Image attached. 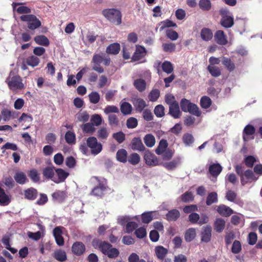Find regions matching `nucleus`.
<instances>
[{
    "label": "nucleus",
    "mask_w": 262,
    "mask_h": 262,
    "mask_svg": "<svg viewBox=\"0 0 262 262\" xmlns=\"http://www.w3.org/2000/svg\"><path fill=\"white\" fill-rule=\"evenodd\" d=\"M199 5L200 8L205 11L209 10L211 7L210 0H200Z\"/></svg>",
    "instance_id": "obj_47"
},
{
    "label": "nucleus",
    "mask_w": 262,
    "mask_h": 262,
    "mask_svg": "<svg viewBox=\"0 0 262 262\" xmlns=\"http://www.w3.org/2000/svg\"><path fill=\"white\" fill-rule=\"evenodd\" d=\"M65 139L69 144H72L75 142V135L74 133L68 131L65 135Z\"/></svg>",
    "instance_id": "obj_53"
},
{
    "label": "nucleus",
    "mask_w": 262,
    "mask_h": 262,
    "mask_svg": "<svg viewBox=\"0 0 262 262\" xmlns=\"http://www.w3.org/2000/svg\"><path fill=\"white\" fill-rule=\"evenodd\" d=\"M10 202V197L6 193L4 189L0 187V205H8Z\"/></svg>",
    "instance_id": "obj_18"
},
{
    "label": "nucleus",
    "mask_w": 262,
    "mask_h": 262,
    "mask_svg": "<svg viewBox=\"0 0 262 262\" xmlns=\"http://www.w3.org/2000/svg\"><path fill=\"white\" fill-rule=\"evenodd\" d=\"M39 59L35 56H31L27 58L26 63L29 66L35 67L38 65Z\"/></svg>",
    "instance_id": "obj_38"
},
{
    "label": "nucleus",
    "mask_w": 262,
    "mask_h": 262,
    "mask_svg": "<svg viewBox=\"0 0 262 262\" xmlns=\"http://www.w3.org/2000/svg\"><path fill=\"white\" fill-rule=\"evenodd\" d=\"M1 149L3 150V152L4 153L6 149H11L13 151H16L17 150L18 147L17 145L14 143L7 142L2 147Z\"/></svg>",
    "instance_id": "obj_57"
},
{
    "label": "nucleus",
    "mask_w": 262,
    "mask_h": 262,
    "mask_svg": "<svg viewBox=\"0 0 262 262\" xmlns=\"http://www.w3.org/2000/svg\"><path fill=\"white\" fill-rule=\"evenodd\" d=\"M145 145L148 147H153L156 143L155 137L151 134H147L143 139Z\"/></svg>",
    "instance_id": "obj_31"
},
{
    "label": "nucleus",
    "mask_w": 262,
    "mask_h": 262,
    "mask_svg": "<svg viewBox=\"0 0 262 262\" xmlns=\"http://www.w3.org/2000/svg\"><path fill=\"white\" fill-rule=\"evenodd\" d=\"M120 49V47L119 43H113L107 47L106 52L108 54L116 55L119 53Z\"/></svg>",
    "instance_id": "obj_30"
},
{
    "label": "nucleus",
    "mask_w": 262,
    "mask_h": 262,
    "mask_svg": "<svg viewBox=\"0 0 262 262\" xmlns=\"http://www.w3.org/2000/svg\"><path fill=\"white\" fill-rule=\"evenodd\" d=\"M217 194L215 192H212L209 193L207 196L206 203L208 206H210L213 203H215L217 202Z\"/></svg>",
    "instance_id": "obj_33"
},
{
    "label": "nucleus",
    "mask_w": 262,
    "mask_h": 262,
    "mask_svg": "<svg viewBox=\"0 0 262 262\" xmlns=\"http://www.w3.org/2000/svg\"><path fill=\"white\" fill-rule=\"evenodd\" d=\"M255 133L254 127L251 125H247L243 130V139L245 141H248L250 139L249 136H252Z\"/></svg>",
    "instance_id": "obj_19"
},
{
    "label": "nucleus",
    "mask_w": 262,
    "mask_h": 262,
    "mask_svg": "<svg viewBox=\"0 0 262 262\" xmlns=\"http://www.w3.org/2000/svg\"><path fill=\"white\" fill-rule=\"evenodd\" d=\"M109 135V131L107 128L102 127L99 128L97 132L98 137L100 139H105Z\"/></svg>",
    "instance_id": "obj_42"
},
{
    "label": "nucleus",
    "mask_w": 262,
    "mask_h": 262,
    "mask_svg": "<svg viewBox=\"0 0 262 262\" xmlns=\"http://www.w3.org/2000/svg\"><path fill=\"white\" fill-rule=\"evenodd\" d=\"M242 251V245L239 241L235 240L233 242L231 252L234 254H238Z\"/></svg>",
    "instance_id": "obj_45"
},
{
    "label": "nucleus",
    "mask_w": 262,
    "mask_h": 262,
    "mask_svg": "<svg viewBox=\"0 0 262 262\" xmlns=\"http://www.w3.org/2000/svg\"><path fill=\"white\" fill-rule=\"evenodd\" d=\"M207 69L210 74L213 77H219L221 75V72L220 68L214 66H208Z\"/></svg>",
    "instance_id": "obj_40"
},
{
    "label": "nucleus",
    "mask_w": 262,
    "mask_h": 262,
    "mask_svg": "<svg viewBox=\"0 0 262 262\" xmlns=\"http://www.w3.org/2000/svg\"><path fill=\"white\" fill-rule=\"evenodd\" d=\"M24 195L28 200H34L37 197L38 191L36 189L31 187L24 191Z\"/></svg>",
    "instance_id": "obj_16"
},
{
    "label": "nucleus",
    "mask_w": 262,
    "mask_h": 262,
    "mask_svg": "<svg viewBox=\"0 0 262 262\" xmlns=\"http://www.w3.org/2000/svg\"><path fill=\"white\" fill-rule=\"evenodd\" d=\"M220 14L222 16L221 24L225 28H230L234 24V19L230 12L225 8H222L220 10Z\"/></svg>",
    "instance_id": "obj_3"
},
{
    "label": "nucleus",
    "mask_w": 262,
    "mask_h": 262,
    "mask_svg": "<svg viewBox=\"0 0 262 262\" xmlns=\"http://www.w3.org/2000/svg\"><path fill=\"white\" fill-rule=\"evenodd\" d=\"M187 112H189L190 114L198 117L200 116L201 115V112L199 110L198 106L196 104L192 103L189 106V109L188 111H187Z\"/></svg>",
    "instance_id": "obj_41"
},
{
    "label": "nucleus",
    "mask_w": 262,
    "mask_h": 262,
    "mask_svg": "<svg viewBox=\"0 0 262 262\" xmlns=\"http://www.w3.org/2000/svg\"><path fill=\"white\" fill-rule=\"evenodd\" d=\"M222 170V167L218 163L211 164L209 167V173L214 178H216Z\"/></svg>",
    "instance_id": "obj_15"
},
{
    "label": "nucleus",
    "mask_w": 262,
    "mask_h": 262,
    "mask_svg": "<svg viewBox=\"0 0 262 262\" xmlns=\"http://www.w3.org/2000/svg\"><path fill=\"white\" fill-rule=\"evenodd\" d=\"M167 249L163 246H157L155 248V252L157 257L160 259H163L167 253Z\"/></svg>",
    "instance_id": "obj_29"
},
{
    "label": "nucleus",
    "mask_w": 262,
    "mask_h": 262,
    "mask_svg": "<svg viewBox=\"0 0 262 262\" xmlns=\"http://www.w3.org/2000/svg\"><path fill=\"white\" fill-rule=\"evenodd\" d=\"M152 212H144L141 215L142 221L143 223L148 224L153 219Z\"/></svg>",
    "instance_id": "obj_48"
},
{
    "label": "nucleus",
    "mask_w": 262,
    "mask_h": 262,
    "mask_svg": "<svg viewBox=\"0 0 262 262\" xmlns=\"http://www.w3.org/2000/svg\"><path fill=\"white\" fill-rule=\"evenodd\" d=\"M108 189V187L105 184L100 183L92 189L91 193L92 195L101 197L106 193Z\"/></svg>",
    "instance_id": "obj_8"
},
{
    "label": "nucleus",
    "mask_w": 262,
    "mask_h": 262,
    "mask_svg": "<svg viewBox=\"0 0 262 262\" xmlns=\"http://www.w3.org/2000/svg\"><path fill=\"white\" fill-rule=\"evenodd\" d=\"M140 161V157L137 153L132 154L128 157V161L132 165H137Z\"/></svg>",
    "instance_id": "obj_49"
},
{
    "label": "nucleus",
    "mask_w": 262,
    "mask_h": 262,
    "mask_svg": "<svg viewBox=\"0 0 262 262\" xmlns=\"http://www.w3.org/2000/svg\"><path fill=\"white\" fill-rule=\"evenodd\" d=\"M196 236L195 229L193 228H190L187 229L184 234V238L186 242H191Z\"/></svg>",
    "instance_id": "obj_27"
},
{
    "label": "nucleus",
    "mask_w": 262,
    "mask_h": 262,
    "mask_svg": "<svg viewBox=\"0 0 262 262\" xmlns=\"http://www.w3.org/2000/svg\"><path fill=\"white\" fill-rule=\"evenodd\" d=\"M62 228L61 227H56L53 231L56 243L59 246H63L64 244V239L62 236Z\"/></svg>",
    "instance_id": "obj_10"
},
{
    "label": "nucleus",
    "mask_w": 262,
    "mask_h": 262,
    "mask_svg": "<svg viewBox=\"0 0 262 262\" xmlns=\"http://www.w3.org/2000/svg\"><path fill=\"white\" fill-rule=\"evenodd\" d=\"M211 227L207 226L205 227L202 232L201 240L205 243H208L210 241L211 237Z\"/></svg>",
    "instance_id": "obj_17"
},
{
    "label": "nucleus",
    "mask_w": 262,
    "mask_h": 262,
    "mask_svg": "<svg viewBox=\"0 0 262 262\" xmlns=\"http://www.w3.org/2000/svg\"><path fill=\"white\" fill-rule=\"evenodd\" d=\"M120 110L123 115H129L132 112V106L129 103L124 102L121 103L120 106Z\"/></svg>",
    "instance_id": "obj_35"
},
{
    "label": "nucleus",
    "mask_w": 262,
    "mask_h": 262,
    "mask_svg": "<svg viewBox=\"0 0 262 262\" xmlns=\"http://www.w3.org/2000/svg\"><path fill=\"white\" fill-rule=\"evenodd\" d=\"M216 211L222 216L228 217L233 213V210L224 204L216 206Z\"/></svg>",
    "instance_id": "obj_13"
},
{
    "label": "nucleus",
    "mask_w": 262,
    "mask_h": 262,
    "mask_svg": "<svg viewBox=\"0 0 262 262\" xmlns=\"http://www.w3.org/2000/svg\"><path fill=\"white\" fill-rule=\"evenodd\" d=\"M201 36L203 40L209 41L213 36L211 30L208 28H203L201 32Z\"/></svg>",
    "instance_id": "obj_32"
},
{
    "label": "nucleus",
    "mask_w": 262,
    "mask_h": 262,
    "mask_svg": "<svg viewBox=\"0 0 262 262\" xmlns=\"http://www.w3.org/2000/svg\"><path fill=\"white\" fill-rule=\"evenodd\" d=\"M119 112V108L115 105H107L104 109V113L106 115L110 113H118Z\"/></svg>",
    "instance_id": "obj_55"
},
{
    "label": "nucleus",
    "mask_w": 262,
    "mask_h": 262,
    "mask_svg": "<svg viewBox=\"0 0 262 262\" xmlns=\"http://www.w3.org/2000/svg\"><path fill=\"white\" fill-rule=\"evenodd\" d=\"M183 140L186 145H189L194 141L193 136L189 134H185L183 137Z\"/></svg>",
    "instance_id": "obj_64"
},
{
    "label": "nucleus",
    "mask_w": 262,
    "mask_h": 262,
    "mask_svg": "<svg viewBox=\"0 0 262 262\" xmlns=\"http://www.w3.org/2000/svg\"><path fill=\"white\" fill-rule=\"evenodd\" d=\"M169 114L174 118H179L181 114L178 103L169 106Z\"/></svg>",
    "instance_id": "obj_23"
},
{
    "label": "nucleus",
    "mask_w": 262,
    "mask_h": 262,
    "mask_svg": "<svg viewBox=\"0 0 262 262\" xmlns=\"http://www.w3.org/2000/svg\"><path fill=\"white\" fill-rule=\"evenodd\" d=\"M257 236L255 232H250L248 237V244L250 245H254L257 241Z\"/></svg>",
    "instance_id": "obj_63"
},
{
    "label": "nucleus",
    "mask_w": 262,
    "mask_h": 262,
    "mask_svg": "<svg viewBox=\"0 0 262 262\" xmlns=\"http://www.w3.org/2000/svg\"><path fill=\"white\" fill-rule=\"evenodd\" d=\"M119 255V251L116 248L113 247V246L110 249V250L106 252L105 255L110 258H115L117 257Z\"/></svg>",
    "instance_id": "obj_46"
},
{
    "label": "nucleus",
    "mask_w": 262,
    "mask_h": 262,
    "mask_svg": "<svg viewBox=\"0 0 262 262\" xmlns=\"http://www.w3.org/2000/svg\"><path fill=\"white\" fill-rule=\"evenodd\" d=\"M130 146L133 150L138 151H144L145 149L141 139L139 138H133L131 142Z\"/></svg>",
    "instance_id": "obj_12"
},
{
    "label": "nucleus",
    "mask_w": 262,
    "mask_h": 262,
    "mask_svg": "<svg viewBox=\"0 0 262 262\" xmlns=\"http://www.w3.org/2000/svg\"><path fill=\"white\" fill-rule=\"evenodd\" d=\"M133 103L136 110L139 112H141L146 106L145 101L141 98H135Z\"/></svg>",
    "instance_id": "obj_21"
},
{
    "label": "nucleus",
    "mask_w": 262,
    "mask_h": 262,
    "mask_svg": "<svg viewBox=\"0 0 262 262\" xmlns=\"http://www.w3.org/2000/svg\"><path fill=\"white\" fill-rule=\"evenodd\" d=\"M144 160L146 164L150 166H156L159 164V161L156 156L149 150L145 151Z\"/></svg>",
    "instance_id": "obj_9"
},
{
    "label": "nucleus",
    "mask_w": 262,
    "mask_h": 262,
    "mask_svg": "<svg viewBox=\"0 0 262 262\" xmlns=\"http://www.w3.org/2000/svg\"><path fill=\"white\" fill-rule=\"evenodd\" d=\"M113 137L119 143H121L125 140V134L122 132H119L113 134Z\"/></svg>",
    "instance_id": "obj_59"
},
{
    "label": "nucleus",
    "mask_w": 262,
    "mask_h": 262,
    "mask_svg": "<svg viewBox=\"0 0 262 262\" xmlns=\"http://www.w3.org/2000/svg\"><path fill=\"white\" fill-rule=\"evenodd\" d=\"M93 246L97 247L104 255L112 247V245L105 241L96 240L93 242Z\"/></svg>",
    "instance_id": "obj_7"
},
{
    "label": "nucleus",
    "mask_w": 262,
    "mask_h": 262,
    "mask_svg": "<svg viewBox=\"0 0 262 262\" xmlns=\"http://www.w3.org/2000/svg\"><path fill=\"white\" fill-rule=\"evenodd\" d=\"M108 123L111 126H117L119 125V119L114 114H110L108 117Z\"/></svg>",
    "instance_id": "obj_50"
},
{
    "label": "nucleus",
    "mask_w": 262,
    "mask_h": 262,
    "mask_svg": "<svg viewBox=\"0 0 262 262\" xmlns=\"http://www.w3.org/2000/svg\"><path fill=\"white\" fill-rule=\"evenodd\" d=\"M136 236L139 238H142L146 236V230L144 227H140L136 230L135 232Z\"/></svg>",
    "instance_id": "obj_60"
},
{
    "label": "nucleus",
    "mask_w": 262,
    "mask_h": 262,
    "mask_svg": "<svg viewBox=\"0 0 262 262\" xmlns=\"http://www.w3.org/2000/svg\"><path fill=\"white\" fill-rule=\"evenodd\" d=\"M146 54L145 49L141 46H136V51L132 56V60L137 61L141 59Z\"/></svg>",
    "instance_id": "obj_14"
},
{
    "label": "nucleus",
    "mask_w": 262,
    "mask_h": 262,
    "mask_svg": "<svg viewBox=\"0 0 262 262\" xmlns=\"http://www.w3.org/2000/svg\"><path fill=\"white\" fill-rule=\"evenodd\" d=\"M35 41L38 44L44 46L49 45V39L44 35H38L34 38Z\"/></svg>",
    "instance_id": "obj_36"
},
{
    "label": "nucleus",
    "mask_w": 262,
    "mask_h": 262,
    "mask_svg": "<svg viewBox=\"0 0 262 262\" xmlns=\"http://www.w3.org/2000/svg\"><path fill=\"white\" fill-rule=\"evenodd\" d=\"M191 103H191L189 100L186 99H182L180 102L182 110L184 112H187V111L188 110L189 107Z\"/></svg>",
    "instance_id": "obj_61"
},
{
    "label": "nucleus",
    "mask_w": 262,
    "mask_h": 262,
    "mask_svg": "<svg viewBox=\"0 0 262 262\" xmlns=\"http://www.w3.org/2000/svg\"><path fill=\"white\" fill-rule=\"evenodd\" d=\"M180 212L177 209L170 210L166 214V219L168 221H175L180 217Z\"/></svg>",
    "instance_id": "obj_25"
},
{
    "label": "nucleus",
    "mask_w": 262,
    "mask_h": 262,
    "mask_svg": "<svg viewBox=\"0 0 262 262\" xmlns=\"http://www.w3.org/2000/svg\"><path fill=\"white\" fill-rule=\"evenodd\" d=\"M162 68L163 71L167 74L171 73L173 70L172 64L168 61H165L162 63Z\"/></svg>",
    "instance_id": "obj_43"
},
{
    "label": "nucleus",
    "mask_w": 262,
    "mask_h": 262,
    "mask_svg": "<svg viewBox=\"0 0 262 262\" xmlns=\"http://www.w3.org/2000/svg\"><path fill=\"white\" fill-rule=\"evenodd\" d=\"M53 257L59 261H64L67 260V254L64 251L62 250H58L55 251L53 253Z\"/></svg>",
    "instance_id": "obj_28"
},
{
    "label": "nucleus",
    "mask_w": 262,
    "mask_h": 262,
    "mask_svg": "<svg viewBox=\"0 0 262 262\" xmlns=\"http://www.w3.org/2000/svg\"><path fill=\"white\" fill-rule=\"evenodd\" d=\"M86 144L91 149L92 155H97L99 154L102 149V145L101 143L98 142L96 138L91 137L87 139Z\"/></svg>",
    "instance_id": "obj_5"
},
{
    "label": "nucleus",
    "mask_w": 262,
    "mask_h": 262,
    "mask_svg": "<svg viewBox=\"0 0 262 262\" xmlns=\"http://www.w3.org/2000/svg\"><path fill=\"white\" fill-rule=\"evenodd\" d=\"M225 221L222 218H217L214 222V229L218 233L222 232L225 227Z\"/></svg>",
    "instance_id": "obj_26"
},
{
    "label": "nucleus",
    "mask_w": 262,
    "mask_h": 262,
    "mask_svg": "<svg viewBox=\"0 0 262 262\" xmlns=\"http://www.w3.org/2000/svg\"><path fill=\"white\" fill-rule=\"evenodd\" d=\"M90 102L93 104L97 103L100 100V95L96 92H92L89 95Z\"/></svg>",
    "instance_id": "obj_51"
},
{
    "label": "nucleus",
    "mask_w": 262,
    "mask_h": 262,
    "mask_svg": "<svg viewBox=\"0 0 262 262\" xmlns=\"http://www.w3.org/2000/svg\"><path fill=\"white\" fill-rule=\"evenodd\" d=\"M20 19L27 23L29 29L34 30L41 26L40 21L34 15L26 14L20 16Z\"/></svg>",
    "instance_id": "obj_4"
},
{
    "label": "nucleus",
    "mask_w": 262,
    "mask_h": 262,
    "mask_svg": "<svg viewBox=\"0 0 262 262\" xmlns=\"http://www.w3.org/2000/svg\"><path fill=\"white\" fill-rule=\"evenodd\" d=\"M181 199L183 202L188 203L193 200V196L191 192H186L182 195Z\"/></svg>",
    "instance_id": "obj_56"
},
{
    "label": "nucleus",
    "mask_w": 262,
    "mask_h": 262,
    "mask_svg": "<svg viewBox=\"0 0 262 262\" xmlns=\"http://www.w3.org/2000/svg\"><path fill=\"white\" fill-rule=\"evenodd\" d=\"M235 235L233 231H230L226 234L225 236V244L227 246H229L232 243V241L235 238Z\"/></svg>",
    "instance_id": "obj_58"
},
{
    "label": "nucleus",
    "mask_w": 262,
    "mask_h": 262,
    "mask_svg": "<svg viewBox=\"0 0 262 262\" xmlns=\"http://www.w3.org/2000/svg\"><path fill=\"white\" fill-rule=\"evenodd\" d=\"M91 121L93 125L99 126L101 124L102 119L100 115L94 114L92 115Z\"/></svg>",
    "instance_id": "obj_52"
},
{
    "label": "nucleus",
    "mask_w": 262,
    "mask_h": 262,
    "mask_svg": "<svg viewBox=\"0 0 262 262\" xmlns=\"http://www.w3.org/2000/svg\"><path fill=\"white\" fill-rule=\"evenodd\" d=\"M222 64L230 72L233 71L235 69L234 63L231 61V59L226 57L222 58Z\"/></svg>",
    "instance_id": "obj_20"
},
{
    "label": "nucleus",
    "mask_w": 262,
    "mask_h": 262,
    "mask_svg": "<svg viewBox=\"0 0 262 262\" xmlns=\"http://www.w3.org/2000/svg\"><path fill=\"white\" fill-rule=\"evenodd\" d=\"M134 85L139 91L142 92L145 90L146 84L144 80L138 79L134 81Z\"/></svg>",
    "instance_id": "obj_34"
},
{
    "label": "nucleus",
    "mask_w": 262,
    "mask_h": 262,
    "mask_svg": "<svg viewBox=\"0 0 262 262\" xmlns=\"http://www.w3.org/2000/svg\"><path fill=\"white\" fill-rule=\"evenodd\" d=\"M212 101L210 98L207 96H203L200 100L201 106L203 108H208L211 104Z\"/></svg>",
    "instance_id": "obj_44"
},
{
    "label": "nucleus",
    "mask_w": 262,
    "mask_h": 262,
    "mask_svg": "<svg viewBox=\"0 0 262 262\" xmlns=\"http://www.w3.org/2000/svg\"><path fill=\"white\" fill-rule=\"evenodd\" d=\"M6 82L10 89L13 91L22 90L24 87L20 77L18 75H13L11 73L7 79Z\"/></svg>",
    "instance_id": "obj_2"
},
{
    "label": "nucleus",
    "mask_w": 262,
    "mask_h": 262,
    "mask_svg": "<svg viewBox=\"0 0 262 262\" xmlns=\"http://www.w3.org/2000/svg\"><path fill=\"white\" fill-rule=\"evenodd\" d=\"M52 196L54 201L61 203L65 200L67 195L65 191L58 190L53 193Z\"/></svg>",
    "instance_id": "obj_24"
},
{
    "label": "nucleus",
    "mask_w": 262,
    "mask_h": 262,
    "mask_svg": "<svg viewBox=\"0 0 262 262\" xmlns=\"http://www.w3.org/2000/svg\"><path fill=\"white\" fill-rule=\"evenodd\" d=\"M72 251L74 254L77 256L81 255L85 251V245L82 242H76L72 246Z\"/></svg>",
    "instance_id": "obj_11"
},
{
    "label": "nucleus",
    "mask_w": 262,
    "mask_h": 262,
    "mask_svg": "<svg viewBox=\"0 0 262 262\" xmlns=\"http://www.w3.org/2000/svg\"><path fill=\"white\" fill-rule=\"evenodd\" d=\"M102 13L105 18L115 25H119L122 23V14L118 9H106L102 11Z\"/></svg>",
    "instance_id": "obj_1"
},
{
    "label": "nucleus",
    "mask_w": 262,
    "mask_h": 262,
    "mask_svg": "<svg viewBox=\"0 0 262 262\" xmlns=\"http://www.w3.org/2000/svg\"><path fill=\"white\" fill-rule=\"evenodd\" d=\"M48 201V198L47 194L45 193H40L39 198L36 201V204L41 206L45 205Z\"/></svg>",
    "instance_id": "obj_62"
},
{
    "label": "nucleus",
    "mask_w": 262,
    "mask_h": 262,
    "mask_svg": "<svg viewBox=\"0 0 262 262\" xmlns=\"http://www.w3.org/2000/svg\"><path fill=\"white\" fill-rule=\"evenodd\" d=\"M167 141L165 140H162L160 141L159 144L156 149V152L158 155H161L164 151L166 150L167 147Z\"/></svg>",
    "instance_id": "obj_39"
},
{
    "label": "nucleus",
    "mask_w": 262,
    "mask_h": 262,
    "mask_svg": "<svg viewBox=\"0 0 262 262\" xmlns=\"http://www.w3.org/2000/svg\"><path fill=\"white\" fill-rule=\"evenodd\" d=\"M104 54H95L94 55L92 62L93 63L92 69L99 73H102L104 70L100 64L103 61Z\"/></svg>",
    "instance_id": "obj_6"
},
{
    "label": "nucleus",
    "mask_w": 262,
    "mask_h": 262,
    "mask_svg": "<svg viewBox=\"0 0 262 262\" xmlns=\"http://www.w3.org/2000/svg\"><path fill=\"white\" fill-rule=\"evenodd\" d=\"M214 37L217 43L220 45H226L227 42L226 37L222 30L216 31Z\"/></svg>",
    "instance_id": "obj_22"
},
{
    "label": "nucleus",
    "mask_w": 262,
    "mask_h": 262,
    "mask_svg": "<svg viewBox=\"0 0 262 262\" xmlns=\"http://www.w3.org/2000/svg\"><path fill=\"white\" fill-rule=\"evenodd\" d=\"M43 176L48 179H51L54 175V171L53 168L51 167H46L43 170Z\"/></svg>",
    "instance_id": "obj_54"
},
{
    "label": "nucleus",
    "mask_w": 262,
    "mask_h": 262,
    "mask_svg": "<svg viewBox=\"0 0 262 262\" xmlns=\"http://www.w3.org/2000/svg\"><path fill=\"white\" fill-rule=\"evenodd\" d=\"M116 158L118 161L124 163L127 160V151L124 149H119L116 154Z\"/></svg>",
    "instance_id": "obj_37"
}]
</instances>
